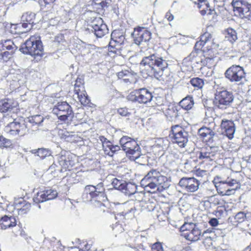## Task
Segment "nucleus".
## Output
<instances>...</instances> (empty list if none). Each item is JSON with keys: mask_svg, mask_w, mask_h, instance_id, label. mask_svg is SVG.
Listing matches in <instances>:
<instances>
[{"mask_svg": "<svg viewBox=\"0 0 251 251\" xmlns=\"http://www.w3.org/2000/svg\"><path fill=\"white\" fill-rule=\"evenodd\" d=\"M52 112L57 116L58 119L62 121L71 120L74 116L71 106L66 101L58 102L54 106Z\"/></svg>", "mask_w": 251, "mask_h": 251, "instance_id": "obj_8", "label": "nucleus"}, {"mask_svg": "<svg viewBox=\"0 0 251 251\" xmlns=\"http://www.w3.org/2000/svg\"><path fill=\"white\" fill-rule=\"evenodd\" d=\"M53 124V122L49 118H43L41 126H45L44 130H49L52 127Z\"/></svg>", "mask_w": 251, "mask_h": 251, "instance_id": "obj_48", "label": "nucleus"}, {"mask_svg": "<svg viewBox=\"0 0 251 251\" xmlns=\"http://www.w3.org/2000/svg\"><path fill=\"white\" fill-rule=\"evenodd\" d=\"M178 111L176 106L170 105L165 111V115L169 121H176L179 117Z\"/></svg>", "mask_w": 251, "mask_h": 251, "instance_id": "obj_26", "label": "nucleus"}, {"mask_svg": "<svg viewBox=\"0 0 251 251\" xmlns=\"http://www.w3.org/2000/svg\"><path fill=\"white\" fill-rule=\"evenodd\" d=\"M151 251H163V247L160 243L156 242L151 246Z\"/></svg>", "mask_w": 251, "mask_h": 251, "instance_id": "obj_54", "label": "nucleus"}, {"mask_svg": "<svg viewBox=\"0 0 251 251\" xmlns=\"http://www.w3.org/2000/svg\"><path fill=\"white\" fill-rule=\"evenodd\" d=\"M99 139H100V140L102 143V147L103 148L104 147L105 144L107 146V145H109L110 143V141L109 140H108L107 138H106L105 137H104L103 136H100Z\"/></svg>", "mask_w": 251, "mask_h": 251, "instance_id": "obj_60", "label": "nucleus"}, {"mask_svg": "<svg viewBox=\"0 0 251 251\" xmlns=\"http://www.w3.org/2000/svg\"><path fill=\"white\" fill-rule=\"evenodd\" d=\"M12 146V141L2 135L0 136V146L4 148H10Z\"/></svg>", "mask_w": 251, "mask_h": 251, "instance_id": "obj_44", "label": "nucleus"}, {"mask_svg": "<svg viewBox=\"0 0 251 251\" xmlns=\"http://www.w3.org/2000/svg\"><path fill=\"white\" fill-rule=\"evenodd\" d=\"M214 88L216 89V92L215 93V99L213 100L214 106L212 108L213 112L215 113V116H216L217 118H218V116L216 114V110H218L220 107V92H218L217 90L219 88V85H215L214 87Z\"/></svg>", "mask_w": 251, "mask_h": 251, "instance_id": "obj_34", "label": "nucleus"}, {"mask_svg": "<svg viewBox=\"0 0 251 251\" xmlns=\"http://www.w3.org/2000/svg\"><path fill=\"white\" fill-rule=\"evenodd\" d=\"M136 146V142H135V140L132 139L129 140V142L126 144V146H124L123 150L127 153V151H133L132 149Z\"/></svg>", "mask_w": 251, "mask_h": 251, "instance_id": "obj_49", "label": "nucleus"}, {"mask_svg": "<svg viewBox=\"0 0 251 251\" xmlns=\"http://www.w3.org/2000/svg\"><path fill=\"white\" fill-rule=\"evenodd\" d=\"M19 50L24 54L31 56L41 57L43 55L44 50L42 43L40 40H36L31 37L22 44Z\"/></svg>", "mask_w": 251, "mask_h": 251, "instance_id": "obj_4", "label": "nucleus"}, {"mask_svg": "<svg viewBox=\"0 0 251 251\" xmlns=\"http://www.w3.org/2000/svg\"><path fill=\"white\" fill-rule=\"evenodd\" d=\"M18 105V102L13 99H4L0 100V112L6 113L14 110Z\"/></svg>", "mask_w": 251, "mask_h": 251, "instance_id": "obj_22", "label": "nucleus"}, {"mask_svg": "<svg viewBox=\"0 0 251 251\" xmlns=\"http://www.w3.org/2000/svg\"><path fill=\"white\" fill-rule=\"evenodd\" d=\"M35 14L32 12H26L24 14L22 17V21L28 23L30 27L28 29H30L32 27V25L34 24V20L35 18Z\"/></svg>", "mask_w": 251, "mask_h": 251, "instance_id": "obj_33", "label": "nucleus"}, {"mask_svg": "<svg viewBox=\"0 0 251 251\" xmlns=\"http://www.w3.org/2000/svg\"><path fill=\"white\" fill-rule=\"evenodd\" d=\"M140 65L145 67V71L147 75L146 77H154L158 80H160L164 71L168 67V61L156 53L143 57Z\"/></svg>", "mask_w": 251, "mask_h": 251, "instance_id": "obj_1", "label": "nucleus"}, {"mask_svg": "<svg viewBox=\"0 0 251 251\" xmlns=\"http://www.w3.org/2000/svg\"><path fill=\"white\" fill-rule=\"evenodd\" d=\"M15 208L19 214H24L30 209V204L26 202L23 198H20L14 202Z\"/></svg>", "mask_w": 251, "mask_h": 251, "instance_id": "obj_23", "label": "nucleus"}, {"mask_svg": "<svg viewBox=\"0 0 251 251\" xmlns=\"http://www.w3.org/2000/svg\"><path fill=\"white\" fill-rule=\"evenodd\" d=\"M132 140L130 137L126 136H124L121 138L120 140V144L121 145L122 149L124 148V146H126V144L129 142V140Z\"/></svg>", "mask_w": 251, "mask_h": 251, "instance_id": "obj_55", "label": "nucleus"}, {"mask_svg": "<svg viewBox=\"0 0 251 251\" xmlns=\"http://www.w3.org/2000/svg\"><path fill=\"white\" fill-rule=\"evenodd\" d=\"M234 14L241 19L251 17V4L245 0H232L231 2Z\"/></svg>", "mask_w": 251, "mask_h": 251, "instance_id": "obj_6", "label": "nucleus"}, {"mask_svg": "<svg viewBox=\"0 0 251 251\" xmlns=\"http://www.w3.org/2000/svg\"><path fill=\"white\" fill-rule=\"evenodd\" d=\"M77 98L81 103L83 105H88L90 103V100L89 99L87 95H85L84 92L81 93V94L77 96Z\"/></svg>", "mask_w": 251, "mask_h": 251, "instance_id": "obj_46", "label": "nucleus"}, {"mask_svg": "<svg viewBox=\"0 0 251 251\" xmlns=\"http://www.w3.org/2000/svg\"><path fill=\"white\" fill-rule=\"evenodd\" d=\"M118 113L123 116H126L128 112L127 109L121 108L118 110Z\"/></svg>", "mask_w": 251, "mask_h": 251, "instance_id": "obj_62", "label": "nucleus"}, {"mask_svg": "<svg viewBox=\"0 0 251 251\" xmlns=\"http://www.w3.org/2000/svg\"><path fill=\"white\" fill-rule=\"evenodd\" d=\"M141 184L145 189L150 192L152 190V192H162L170 185L168 178L154 169L148 172L141 180Z\"/></svg>", "mask_w": 251, "mask_h": 251, "instance_id": "obj_2", "label": "nucleus"}, {"mask_svg": "<svg viewBox=\"0 0 251 251\" xmlns=\"http://www.w3.org/2000/svg\"><path fill=\"white\" fill-rule=\"evenodd\" d=\"M105 190L102 182L94 186L86 185L82 194V199L86 201L97 203L98 206L104 205L103 202L107 200Z\"/></svg>", "mask_w": 251, "mask_h": 251, "instance_id": "obj_3", "label": "nucleus"}, {"mask_svg": "<svg viewBox=\"0 0 251 251\" xmlns=\"http://www.w3.org/2000/svg\"><path fill=\"white\" fill-rule=\"evenodd\" d=\"M183 236L188 240L195 242L198 241L201 236V231L195 226L191 230L182 233Z\"/></svg>", "mask_w": 251, "mask_h": 251, "instance_id": "obj_24", "label": "nucleus"}, {"mask_svg": "<svg viewBox=\"0 0 251 251\" xmlns=\"http://www.w3.org/2000/svg\"><path fill=\"white\" fill-rule=\"evenodd\" d=\"M212 60L213 58L204 56L203 58L201 59L200 61L202 65H206L208 62L210 63Z\"/></svg>", "mask_w": 251, "mask_h": 251, "instance_id": "obj_57", "label": "nucleus"}, {"mask_svg": "<svg viewBox=\"0 0 251 251\" xmlns=\"http://www.w3.org/2000/svg\"><path fill=\"white\" fill-rule=\"evenodd\" d=\"M178 184L187 191L193 192L198 189L200 182L194 177H183L180 180Z\"/></svg>", "mask_w": 251, "mask_h": 251, "instance_id": "obj_16", "label": "nucleus"}, {"mask_svg": "<svg viewBox=\"0 0 251 251\" xmlns=\"http://www.w3.org/2000/svg\"><path fill=\"white\" fill-rule=\"evenodd\" d=\"M14 53V51L3 50L0 51V61L7 62L12 57Z\"/></svg>", "mask_w": 251, "mask_h": 251, "instance_id": "obj_37", "label": "nucleus"}, {"mask_svg": "<svg viewBox=\"0 0 251 251\" xmlns=\"http://www.w3.org/2000/svg\"><path fill=\"white\" fill-rule=\"evenodd\" d=\"M198 134L202 139L203 142H206L213 150L215 148H218L216 146V141H218V136L210 128L202 127L198 130Z\"/></svg>", "mask_w": 251, "mask_h": 251, "instance_id": "obj_10", "label": "nucleus"}, {"mask_svg": "<svg viewBox=\"0 0 251 251\" xmlns=\"http://www.w3.org/2000/svg\"><path fill=\"white\" fill-rule=\"evenodd\" d=\"M174 142L180 147H184L188 141L189 133L180 126L175 125L172 127Z\"/></svg>", "mask_w": 251, "mask_h": 251, "instance_id": "obj_11", "label": "nucleus"}, {"mask_svg": "<svg viewBox=\"0 0 251 251\" xmlns=\"http://www.w3.org/2000/svg\"><path fill=\"white\" fill-rule=\"evenodd\" d=\"M181 107L185 110L191 109L194 104L193 99L191 96H187L182 99L179 102Z\"/></svg>", "mask_w": 251, "mask_h": 251, "instance_id": "obj_32", "label": "nucleus"}, {"mask_svg": "<svg viewBox=\"0 0 251 251\" xmlns=\"http://www.w3.org/2000/svg\"><path fill=\"white\" fill-rule=\"evenodd\" d=\"M236 181L234 179H232L231 181H230V180L227 181V180H222L220 181L221 183L227 184L230 186H233L234 184L236 183Z\"/></svg>", "mask_w": 251, "mask_h": 251, "instance_id": "obj_61", "label": "nucleus"}, {"mask_svg": "<svg viewBox=\"0 0 251 251\" xmlns=\"http://www.w3.org/2000/svg\"><path fill=\"white\" fill-rule=\"evenodd\" d=\"M132 35L134 38V43L138 45L143 43H146L151 39V32L144 27H138L134 29Z\"/></svg>", "mask_w": 251, "mask_h": 251, "instance_id": "obj_13", "label": "nucleus"}, {"mask_svg": "<svg viewBox=\"0 0 251 251\" xmlns=\"http://www.w3.org/2000/svg\"><path fill=\"white\" fill-rule=\"evenodd\" d=\"M137 186L131 182H126L125 181L123 189L121 192L126 195L130 196L134 194L137 192Z\"/></svg>", "mask_w": 251, "mask_h": 251, "instance_id": "obj_29", "label": "nucleus"}, {"mask_svg": "<svg viewBox=\"0 0 251 251\" xmlns=\"http://www.w3.org/2000/svg\"><path fill=\"white\" fill-rule=\"evenodd\" d=\"M86 31L94 33L97 37L101 38L108 32L106 25L103 24L102 19L100 17L95 18L90 24L85 27Z\"/></svg>", "mask_w": 251, "mask_h": 251, "instance_id": "obj_7", "label": "nucleus"}, {"mask_svg": "<svg viewBox=\"0 0 251 251\" xmlns=\"http://www.w3.org/2000/svg\"><path fill=\"white\" fill-rule=\"evenodd\" d=\"M58 163L60 166V169L58 171L60 173L71 170L74 165V162L69 156L61 154L58 157Z\"/></svg>", "mask_w": 251, "mask_h": 251, "instance_id": "obj_21", "label": "nucleus"}, {"mask_svg": "<svg viewBox=\"0 0 251 251\" xmlns=\"http://www.w3.org/2000/svg\"><path fill=\"white\" fill-rule=\"evenodd\" d=\"M190 82L192 85L197 89L201 88L204 85L203 80L199 77L193 78Z\"/></svg>", "mask_w": 251, "mask_h": 251, "instance_id": "obj_39", "label": "nucleus"}, {"mask_svg": "<svg viewBox=\"0 0 251 251\" xmlns=\"http://www.w3.org/2000/svg\"><path fill=\"white\" fill-rule=\"evenodd\" d=\"M221 128L223 135L226 136L229 139L233 138L235 132V127L233 121L223 120L221 124Z\"/></svg>", "mask_w": 251, "mask_h": 251, "instance_id": "obj_19", "label": "nucleus"}, {"mask_svg": "<svg viewBox=\"0 0 251 251\" xmlns=\"http://www.w3.org/2000/svg\"><path fill=\"white\" fill-rule=\"evenodd\" d=\"M124 182L125 180H124L118 179L117 178H114L113 179L111 184L115 189L121 191L123 189Z\"/></svg>", "mask_w": 251, "mask_h": 251, "instance_id": "obj_42", "label": "nucleus"}, {"mask_svg": "<svg viewBox=\"0 0 251 251\" xmlns=\"http://www.w3.org/2000/svg\"><path fill=\"white\" fill-rule=\"evenodd\" d=\"M213 183L216 188L218 193H219L218 191L219 187H220V177L218 176H216L213 180Z\"/></svg>", "mask_w": 251, "mask_h": 251, "instance_id": "obj_58", "label": "nucleus"}, {"mask_svg": "<svg viewBox=\"0 0 251 251\" xmlns=\"http://www.w3.org/2000/svg\"><path fill=\"white\" fill-rule=\"evenodd\" d=\"M208 34L205 33L201 37L200 40L196 43L194 47L196 50H199L202 48L208 40Z\"/></svg>", "mask_w": 251, "mask_h": 251, "instance_id": "obj_36", "label": "nucleus"}, {"mask_svg": "<svg viewBox=\"0 0 251 251\" xmlns=\"http://www.w3.org/2000/svg\"><path fill=\"white\" fill-rule=\"evenodd\" d=\"M117 76L120 79H123L126 82H129V77H132L131 73L127 70H124L118 73Z\"/></svg>", "mask_w": 251, "mask_h": 251, "instance_id": "obj_38", "label": "nucleus"}, {"mask_svg": "<svg viewBox=\"0 0 251 251\" xmlns=\"http://www.w3.org/2000/svg\"><path fill=\"white\" fill-rule=\"evenodd\" d=\"M215 156V154L212 151V152H206L204 151L203 150H201V151L199 153V158L200 159H208L210 158L211 160L215 159L216 158H212V157H214Z\"/></svg>", "mask_w": 251, "mask_h": 251, "instance_id": "obj_43", "label": "nucleus"}, {"mask_svg": "<svg viewBox=\"0 0 251 251\" xmlns=\"http://www.w3.org/2000/svg\"><path fill=\"white\" fill-rule=\"evenodd\" d=\"M51 151L49 149L39 148V153L37 156L41 159H44L47 157L51 156Z\"/></svg>", "mask_w": 251, "mask_h": 251, "instance_id": "obj_41", "label": "nucleus"}, {"mask_svg": "<svg viewBox=\"0 0 251 251\" xmlns=\"http://www.w3.org/2000/svg\"><path fill=\"white\" fill-rule=\"evenodd\" d=\"M234 100V96L231 92L227 91L224 88H221V104L228 105Z\"/></svg>", "mask_w": 251, "mask_h": 251, "instance_id": "obj_25", "label": "nucleus"}, {"mask_svg": "<svg viewBox=\"0 0 251 251\" xmlns=\"http://www.w3.org/2000/svg\"><path fill=\"white\" fill-rule=\"evenodd\" d=\"M27 125H25V121L22 123L14 120L10 122L4 128V131L12 136L19 135L23 136L28 134Z\"/></svg>", "mask_w": 251, "mask_h": 251, "instance_id": "obj_9", "label": "nucleus"}, {"mask_svg": "<svg viewBox=\"0 0 251 251\" xmlns=\"http://www.w3.org/2000/svg\"><path fill=\"white\" fill-rule=\"evenodd\" d=\"M57 194L58 193L56 190L48 189L41 193H38L36 196L34 197L33 200L34 202L39 203L53 200L57 197Z\"/></svg>", "mask_w": 251, "mask_h": 251, "instance_id": "obj_17", "label": "nucleus"}, {"mask_svg": "<svg viewBox=\"0 0 251 251\" xmlns=\"http://www.w3.org/2000/svg\"><path fill=\"white\" fill-rule=\"evenodd\" d=\"M137 186L131 182H126L125 181L123 189L121 192L126 195L130 196L134 194L137 192Z\"/></svg>", "mask_w": 251, "mask_h": 251, "instance_id": "obj_30", "label": "nucleus"}, {"mask_svg": "<svg viewBox=\"0 0 251 251\" xmlns=\"http://www.w3.org/2000/svg\"><path fill=\"white\" fill-rule=\"evenodd\" d=\"M219 231L218 229H215L213 232H210V235L209 236H205V238L207 240L213 241L215 242L218 238Z\"/></svg>", "mask_w": 251, "mask_h": 251, "instance_id": "obj_51", "label": "nucleus"}, {"mask_svg": "<svg viewBox=\"0 0 251 251\" xmlns=\"http://www.w3.org/2000/svg\"><path fill=\"white\" fill-rule=\"evenodd\" d=\"M210 201L215 205H218L220 203V200L218 198V196L215 195L210 198Z\"/></svg>", "mask_w": 251, "mask_h": 251, "instance_id": "obj_59", "label": "nucleus"}, {"mask_svg": "<svg viewBox=\"0 0 251 251\" xmlns=\"http://www.w3.org/2000/svg\"><path fill=\"white\" fill-rule=\"evenodd\" d=\"M111 0H93L90 6L99 14H103L111 4Z\"/></svg>", "mask_w": 251, "mask_h": 251, "instance_id": "obj_20", "label": "nucleus"}, {"mask_svg": "<svg viewBox=\"0 0 251 251\" xmlns=\"http://www.w3.org/2000/svg\"><path fill=\"white\" fill-rule=\"evenodd\" d=\"M49 169L51 171V173H53L54 175H56V174L58 172L60 173L58 170L60 169V168H59L54 163L52 164L50 167Z\"/></svg>", "mask_w": 251, "mask_h": 251, "instance_id": "obj_56", "label": "nucleus"}, {"mask_svg": "<svg viewBox=\"0 0 251 251\" xmlns=\"http://www.w3.org/2000/svg\"><path fill=\"white\" fill-rule=\"evenodd\" d=\"M195 225L193 224H187L185 223L183 226H182L180 227V230L183 233L186 232L187 231H189V230H191L192 227Z\"/></svg>", "mask_w": 251, "mask_h": 251, "instance_id": "obj_53", "label": "nucleus"}, {"mask_svg": "<svg viewBox=\"0 0 251 251\" xmlns=\"http://www.w3.org/2000/svg\"><path fill=\"white\" fill-rule=\"evenodd\" d=\"M127 99L131 101L137 102L141 104H147L154 101L152 94L145 88L132 91L127 96Z\"/></svg>", "mask_w": 251, "mask_h": 251, "instance_id": "obj_5", "label": "nucleus"}, {"mask_svg": "<svg viewBox=\"0 0 251 251\" xmlns=\"http://www.w3.org/2000/svg\"><path fill=\"white\" fill-rule=\"evenodd\" d=\"M225 76L231 82H239L245 77L243 68L239 65H233L225 73Z\"/></svg>", "mask_w": 251, "mask_h": 251, "instance_id": "obj_12", "label": "nucleus"}, {"mask_svg": "<svg viewBox=\"0 0 251 251\" xmlns=\"http://www.w3.org/2000/svg\"><path fill=\"white\" fill-rule=\"evenodd\" d=\"M20 24H11L10 32L13 34H19L20 33L25 32V31L20 30Z\"/></svg>", "mask_w": 251, "mask_h": 251, "instance_id": "obj_47", "label": "nucleus"}, {"mask_svg": "<svg viewBox=\"0 0 251 251\" xmlns=\"http://www.w3.org/2000/svg\"><path fill=\"white\" fill-rule=\"evenodd\" d=\"M199 3H198V7L199 8H201L202 6V3H204V4L205 5V7L207 10L208 11V15H211L213 14V10H212L211 9L208 8L209 7V3L206 0H198Z\"/></svg>", "mask_w": 251, "mask_h": 251, "instance_id": "obj_52", "label": "nucleus"}, {"mask_svg": "<svg viewBox=\"0 0 251 251\" xmlns=\"http://www.w3.org/2000/svg\"><path fill=\"white\" fill-rule=\"evenodd\" d=\"M133 151H127V153L132 154L135 160H138L140 157V148L136 143V146L132 149Z\"/></svg>", "mask_w": 251, "mask_h": 251, "instance_id": "obj_40", "label": "nucleus"}, {"mask_svg": "<svg viewBox=\"0 0 251 251\" xmlns=\"http://www.w3.org/2000/svg\"><path fill=\"white\" fill-rule=\"evenodd\" d=\"M165 18L169 21H172L174 18V16L169 12L166 13Z\"/></svg>", "mask_w": 251, "mask_h": 251, "instance_id": "obj_64", "label": "nucleus"}, {"mask_svg": "<svg viewBox=\"0 0 251 251\" xmlns=\"http://www.w3.org/2000/svg\"><path fill=\"white\" fill-rule=\"evenodd\" d=\"M17 47L11 40H2L0 43V51H15L17 49Z\"/></svg>", "mask_w": 251, "mask_h": 251, "instance_id": "obj_31", "label": "nucleus"}, {"mask_svg": "<svg viewBox=\"0 0 251 251\" xmlns=\"http://www.w3.org/2000/svg\"><path fill=\"white\" fill-rule=\"evenodd\" d=\"M121 206L124 211L118 213L117 216L115 215L116 219H118V217H120V219H132L134 217L136 209L133 202L124 203Z\"/></svg>", "mask_w": 251, "mask_h": 251, "instance_id": "obj_14", "label": "nucleus"}, {"mask_svg": "<svg viewBox=\"0 0 251 251\" xmlns=\"http://www.w3.org/2000/svg\"><path fill=\"white\" fill-rule=\"evenodd\" d=\"M107 147L110 150V151L107 153V154L110 156H112L114 153L120 150V147L117 145L109 144L107 145Z\"/></svg>", "mask_w": 251, "mask_h": 251, "instance_id": "obj_50", "label": "nucleus"}, {"mask_svg": "<svg viewBox=\"0 0 251 251\" xmlns=\"http://www.w3.org/2000/svg\"><path fill=\"white\" fill-rule=\"evenodd\" d=\"M246 219V217L245 215V213L244 212H239L237 213L234 216V222L236 223V224L243 223L245 219Z\"/></svg>", "mask_w": 251, "mask_h": 251, "instance_id": "obj_45", "label": "nucleus"}, {"mask_svg": "<svg viewBox=\"0 0 251 251\" xmlns=\"http://www.w3.org/2000/svg\"><path fill=\"white\" fill-rule=\"evenodd\" d=\"M125 40V35L121 31L115 30L112 31L111 34V41L109 44V48L120 50L121 48L120 47L124 44Z\"/></svg>", "mask_w": 251, "mask_h": 251, "instance_id": "obj_15", "label": "nucleus"}, {"mask_svg": "<svg viewBox=\"0 0 251 251\" xmlns=\"http://www.w3.org/2000/svg\"><path fill=\"white\" fill-rule=\"evenodd\" d=\"M83 80L78 78L75 81V83L74 85V91L75 94H77V96L81 94V93H84L85 91H83Z\"/></svg>", "mask_w": 251, "mask_h": 251, "instance_id": "obj_35", "label": "nucleus"}, {"mask_svg": "<svg viewBox=\"0 0 251 251\" xmlns=\"http://www.w3.org/2000/svg\"><path fill=\"white\" fill-rule=\"evenodd\" d=\"M16 225V220L14 217L5 216L0 220V227L2 229H6Z\"/></svg>", "mask_w": 251, "mask_h": 251, "instance_id": "obj_27", "label": "nucleus"}, {"mask_svg": "<svg viewBox=\"0 0 251 251\" xmlns=\"http://www.w3.org/2000/svg\"><path fill=\"white\" fill-rule=\"evenodd\" d=\"M43 117L40 115H36L28 118L26 121H25V125H27L28 133L37 130L38 127L41 125Z\"/></svg>", "mask_w": 251, "mask_h": 251, "instance_id": "obj_18", "label": "nucleus"}, {"mask_svg": "<svg viewBox=\"0 0 251 251\" xmlns=\"http://www.w3.org/2000/svg\"><path fill=\"white\" fill-rule=\"evenodd\" d=\"M223 35L224 36L225 40L228 41L232 43L237 39V33L236 31L231 28L226 29L223 32Z\"/></svg>", "mask_w": 251, "mask_h": 251, "instance_id": "obj_28", "label": "nucleus"}, {"mask_svg": "<svg viewBox=\"0 0 251 251\" xmlns=\"http://www.w3.org/2000/svg\"><path fill=\"white\" fill-rule=\"evenodd\" d=\"M209 224L212 226H215L218 225V221L216 218H212L209 220Z\"/></svg>", "mask_w": 251, "mask_h": 251, "instance_id": "obj_63", "label": "nucleus"}]
</instances>
